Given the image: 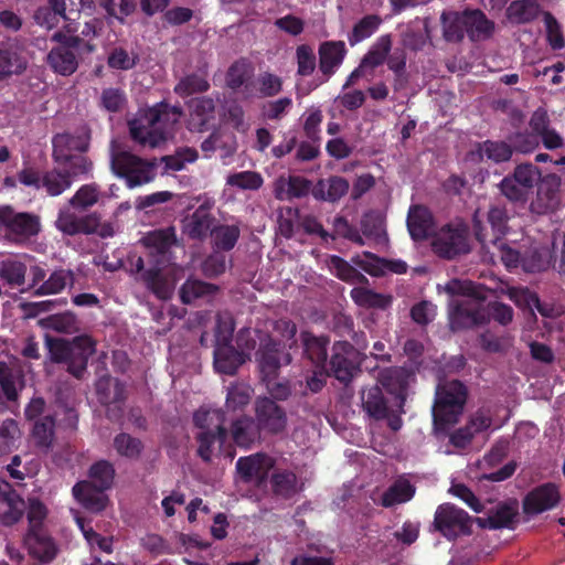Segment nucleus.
Instances as JSON below:
<instances>
[{"mask_svg":"<svg viewBox=\"0 0 565 565\" xmlns=\"http://www.w3.org/2000/svg\"><path fill=\"white\" fill-rule=\"evenodd\" d=\"M451 295H462L468 298L456 300L449 310V328L457 332L489 323V315L482 303L484 296L477 291L471 281L454 280L447 286Z\"/></svg>","mask_w":565,"mask_h":565,"instance_id":"obj_1","label":"nucleus"},{"mask_svg":"<svg viewBox=\"0 0 565 565\" xmlns=\"http://www.w3.org/2000/svg\"><path fill=\"white\" fill-rule=\"evenodd\" d=\"M47 345L53 362L66 363L70 374L83 379L88 360L96 353L97 341L88 334H81L72 340L51 339Z\"/></svg>","mask_w":565,"mask_h":565,"instance_id":"obj_2","label":"nucleus"},{"mask_svg":"<svg viewBox=\"0 0 565 565\" xmlns=\"http://www.w3.org/2000/svg\"><path fill=\"white\" fill-rule=\"evenodd\" d=\"M468 397L467 386L459 380L441 381L436 386L433 419L437 428L444 429L458 422Z\"/></svg>","mask_w":565,"mask_h":565,"instance_id":"obj_3","label":"nucleus"},{"mask_svg":"<svg viewBox=\"0 0 565 565\" xmlns=\"http://www.w3.org/2000/svg\"><path fill=\"white\" fill-rule=\"evenodd\" d=\"M78 211H72L70 207L60 210L56 227L64 234L92 235L96 234L102 238L113 237L115 234L114 226L110 222H102V214L92 212L86 214H77Z\"/></svg>","mask_w":565,"mask_h":565,"instance_id":"obj_4","label":"nucleus"},{"mask_svg":"<svg viewBox=\"0 0 565 565\" xmlns=\"http://www.w3.org/2000/svg\"><path fill=\"white\" fill-rule=\"evenodd\" d=\"M541 171L533 163H520L513 172L505 175L498 184L500 193L510 202L525 204L533 193Z\"/></svg>","mask_w":565,"mask_h":565,"instance_id":"obj_5","label":"nucleus"},{"mask_svg":"<svg viewBox=\"0 0 565 565\" xmlns=\"http://www.w3.org/2000/svg\"><path fill=\"white\" fill-rule=\"evenodd\" d=\"M431 249L440 258L455 259L470 252L469 231L465 224H446L433 235Z\"/></svg>","mask_w":565,"mask_h":565,"instance_id":"obj_6","label":"nucleus"},{"mask_svg":"<svg viewBox=\"0 0 565 565\" xmlns=\"http://www.w3.org/2000/svg\"><path fill=\"white\" fill-rule=\"evenodd\" d=\"M473 519L457 505L446 502L439 504L435 511L433 526L448 541L459 536L470 535Z\"/></svg>","mask_w":565,"mask_h":565,"instance_id":"obj_7","label":"nucleus"},{"mask_svg":"<svg viewBox=\"0 0 565 565\" xmlns=\"http://www.w3.org/2000/svg\"><path fill=\"white\" fill-rule=\"evenodd\" d=\"M17 178L24 186L43 189L50 196L61 195L73 184L70 175L64 173L61 167L41 173L35 167L28 166L18 172Z\"/></svg>","mask_w":565,"mask_h":565,"instance_id":"obj_8","label":"nucleus"},{"mask_svg":"<svg viewBox=\"0 0 565 565\" xmlns=\"http://www.w3.org/2000/svg\"><path fill=\"white\" fill-rule=\"evenodd\" d=\"M95 391L98 402L106 407V417L110 422H119L128 398L126 383L106 374L96 381Z\"/></svg>","mask_w":565,"mask_h":565,"instance_id":"obj_9","label":"nucleus"},{"mask_svg":"<svg viewBox=\"0 0 565 565\" xmlns=\"http://www.w3.org/2000/svg\"><path fill=\"white\" fill-rule=\"evenodd\" d=\"M287 343L270 334H259V347L255 353L262 377L278 375L282 365L291 363Z\"/></svg>","mask_w":565,"mask_h":565,"instance_id":"obj_10","label":"nucleus"},{"mask_svg":"<svg viewBox=\"0 0 565 565\" xmlns=\"http://www.w3.org/2000/svg\"><path fill=\"white\" fill-rule=\"evenodd\" d=\"M111 168L126 180L128 188L140 186L153 179L154 166L128 151L113 153Z\"/></svg>","mask_w":565,"mask_h":565,"instance_id":"obj_11","label":"nucleus"},{"mask_svg":"<svg viewBox=\"0 0 565 565\" xmlns=\"http://www.w3.org/2000/svg\"><path fill=\"white\" fill-rule=\"evenodd\" d=\"M360 351L348 341H337L332 345V353L329 361V375L338 381L348 384L360 371Z\"/></svg>","mask_w":565,"mask_h":565,"instance_id":"obj_12","label":"nucleus"},{"mask_svg":"<svg viewBox=\"0 0 565 565\" xmlns=\"http://www.w3.org/2000/svg\"><path fill=\"white\" fill-rule=\"evenodd\" d=\"M145 264L146 262L141 256L131 258V271L137 275L136 279L142 282L158 299H170L173 295L174 285L162 273L163 267L161 265L148 264L149 268L145 269Z\"/></svg>","mask_w":565,"mask_h":565,"instance_id":"obj_13","label":"nucleus"},{"mask_svg":"<svg viewBox=\"0 0 565 565\" xmlns=\"http://www.w3.org/2000/svg\"><path fill=\"white\" fill-rule=\"evenodd\" d=\"M509 220L510 216L504 205H491L487 213V223L491 230V232H489L488 228L483 226L482 222L478 218V215L475 214L473 231L477 241L482 245H487L489 243L495 245L499 241H501L503 236L507 235L509 231Z\"/></svg>","mask_w":565,"mask_h":565,"instance_id":"obj_14","label":"nucleus"},{"mask_svg":"<svg viewBox=\"0 0 565 565\" xmlns=\"http://www.w3.org/2000/svg\"><path fill=\"white\" fill-rule=\"evenodd\" d=\"M255 420L262 431L279 435L287 427L286 411L268 396H258L254 403Z\"/></svg>","mask_w":565,"mask_h":565,"instance_id":"obj_15","label":"nucleus"},{"mask_svg":"<svg viewBox=\"0 0 565 565\" xmlns=\"http://www.w3.org/2000/svg\"><path fill=\"white\" fill-rule=\"evenodd\" d=\"M90 142V128L83 124L74 134L61 132L56 134L52 139L53 146V160L56 163H62L67 156H72L73 151L84 153L88 150Z\"/></svg>","mask_w":565,"mask_h":565,"instance_id":"obj_16","label":"nucleus"},{"mask_svg":"<svg viewBox=\"0 0 565 565\" xmlns=\"http://www.w3.org/2000/svg\"><path fill=\"white\" fill-rule=\"evenodd\" d=\"M142 243L149 249L147 263L166 267L170 249L178 243L177 231L173 226L153 230L142 238Z\"/></svg>","mask_w":565,"mask_h":565,"instance_id":"obj_17","label":"nucleus"},{"mask_svg":"<svg viewBox=\"0 0 565 565\" xmlns=\"http://www.w3.org/2000/svg\"><path fill=\"white\" fill-rule=\"evenodd\" d=\"M6 228L14 239H26L40 231L39 217L29 213H15L10 206H0V230Z\"/></svg>","mask_w":565,"mask_h":565,"instance_id":"obj_18","label":"nucleus"},{"mask_svg":"<svg viewBox=\"0 0 565 565\" xmlns=\"http://www.w3.org/2000/svg\"><path fill=\"white\" fill-rule=\"evenodd\" d=\"M557 484L545 482L533 488L523 499L522 508L526 515H537L554 509L561 502Z\"/></svg>","mask_w":565,"mask_h":565,"instance_id":"obj_19","label":"nucleus"},{"mask_svg":"<svg viewBox=\"0 0 565 565\" xmlns=\"http://www.w3.org/2000/svg\"><path fill=\"white\" fill-rule=\"evenodd\" d=\"M274 466L273 457L264 452H256L238 458L235 468L244 482L255 481L257 486H262L268 479Z\"/></svg>","mask_w":565,"mask_h":565,"instance_id":"obj_20","label":"nucleus"},{"mask_svg":"<svg viewBox=\"0 0 565 565\" xmlns=\"http://www.w3.org/2000/svg\"><path fill=\"white\" fill-rule=\"evenodd\" d=\"M536 196L530 203V211L537 215H545L554 211L559 204L561 180L556 174H546L536 183Z\"/></svg>","mask_w":565,"mask_h":565,"instance_id":"obj_21","label":"nucleus"},{"mask_svg":"<svg viewBox=\"0 0 565 565\" xmlns=\"http://www.w3.org/2000/svg\"><path fill=\"white\" fill-rule=\"evenodd\" d=\"M24 545L30 556L42 564H50L58 553L55 540L45 527L28 530Z\"/></svg>","mask_w":565,"mask_h":565,"instance_id":"obj_22","label":"nucleus"},{"mask_svg":"<svg viewBox=\"0 0 565 565\" xmlns=\"http://www.w3.org/2000/svg\"><path fill=\"white\" fill-rule=\"evenodd\" d=\"M232 334L217 337L214 349V367L218 373L234 375L247 361V355L231 344Z\"/></svg>","mask_w":565,"mask_h":565,"instance_id":"obj_23","label":"nucleus"},{"mask_svg":"<svg viewBox=\"0 0 565 565\" xmlns=\"http://www.w3.org/2000/svg\"><path fill=\"white\" fill-rule=\"evenodd\" d=\"M406 223L409 235L415 242L425 241L435 234L434 216L424 205H412Z\"/></svg>","mask_w":565,"mask_h":565,"instance_id":"obj_24","label":"nucleus"},{"mask_svg":"<svg viewBox=\"0 0 565 565\" xmlns=\"http://www.w3.org/2000/svg\"><path fill=\"white\" fill-rule=\"evenodd\" d=\"M409 373L403 369L386 370L381 374L380 383L386 392L394 396L396 406L404 413V404L409 385Z\"/></svg>","mask_w":565,"mask_h":565,"instance_id":"obj_25","label":"nucleus"},{"mask_svg":"<svg viewBox=\"0 0 565 565\" xmlns=\"http://www.w3.org/2000/svg\"><path fill=\"white\" fill-rule=\"evenodd\" d=\"M215 217L207 204H201L191 215L183 221V233L191 239H204L212 232Z\"/></svg>","mask_w":565,"mask_h":565,"instance_id":"obj_26","label":"nucleus"},{"mask_svg":"<svg viewBox=\"0 0 565 565\" xmlns=\"http://www.w3.org/2000/svg\"><path fill=\"white\" fill-rule=\"evenodd\" d=\"M79 47L54 46L46 55L47 66L57 75L71 76L78 68V58L75 53Z\"/></svg>","mask_w":565,"mask_h":565,"instance_id":"obj_27","label":"nucleus"},{"mask_svg":"<svg viewBox=\"0 0 565 565\" xmlns=\"http://www.w3.org/2000/svg\"><path fill=\"white\" fill-rule=\"evenodd\" d=\"M271 492L276 498L291 500L303 489L297 475L288 469H275L269 477Z\"/></svg>","mask_w":565,"mask_h":565,"instance_id":"obj_28","label":"nucleus"},{"mask_svg":"<svg viewBox=\"0 0 565 565\" xmlns=\"http://www.w3.org/2000/svg\"><path fill=\"white\" fill-rule=\"evenodd\" d=\"M348 50L343 41H326L319 45V70L330 77L342 64Z\"/></svg>","mask_w":565,"mask_h":565,"instance_id":"obj_29","label":"nucleus"},{"mask_svg":"<svg viewBox=\"0 0 565 565\" xmlns=\"http://www.w3.org/2000/svg\"><path fill=\"white\" fill-rule=\"evenodd\" d=\"M0 490V521L4 525L17 523L24 514L26 504L20 494L7 484Z\"/></svg>","mask_w":565,"mask_h":565,"instance_id":"obj_30","label":"nucleus"},{"mask_svg":"<svg viewBox=\"0 0 565 565\" xmlns=\"http://www.w3.org/2000/svg\"><path fill=\"white\" fill-rule=\"evenodd\" d=\"M128 127L131 139L142 146L156 148L167 140V134L163 130L156 129L146 122L145 113L129 120Z\"/></svg>","mask_w":565,"mask_h":565,"instance_id":"obj_31","label":"nucleus"},{"mask_svg":"<svg viewBox=\"0 0 565 565\" xmlns=\"http://www.w3.org/2000/svg\"><path fill=\"white\" fill-rule=\"evenodd\" d=\"M263 431L255 418L243 415L231 425V434L234 443L244 449H249L256 441H259Z\"/></svg>","mask_w":565,"mask_h":565,"instance_id":"obj_32","label":"nucleus"},{"mask_svg":"<svg viewBox=\"0 0 565 565\" xmlns=\"http://www.w3.org/2000/svg\"><path fill=\"white\" fill-rule=\"evenodd\" d=\"M466 35L472 41L489 39L494 31L493 21L489 20L480 9L465 10Z\"/></svg>","mask_w":565,"mask_h":565,"instance_id":"obj_33","label":"nucleus"},{"mask_svg":"<svg viewBox=\"0 0 565 565\" xmlns=\"http://www.w3.org/2000/svg\"><path fill=\"white\" fill-rule=\"evenodd\" d=\"M362 408L369 417L375 420H382L388 416V399L384 395L383 388L373 385L362 391Z\"/></svg>","mask_w":565,"mask_h":565,"instance_id":"obj_34","label":"nucleus"},{"mask_svg":"<svg viewBox=\"0 0 565 565\" xmlns=\"http://www.w3.org/2000/svg\"><path fill=\"white\" fill-rule=\"evenodd\" d=\"M28 67V61L11 43H0V81L15 74H22Z\"/></svg>","mask_w":565,"mask_h":565,"instance_id":"obj_35","label":"nucleus"},{"mask_svg":"<svg viewBox=\"0 0 565 565\" xmlns=\"http://www.w3.org/2000/svg\"><path fill=\"white\" fill-rule=\"evenodd\" d=\"M306 356L317 366L324 367L328 358V345L330 340L327 335H315L310 331H302L300 334Z\"/></svg>","mask_w":565,"mask_h":565,"instance_id":"obj_36","label":"nucleus"},{"mask_svg":"<svg viewBox=\"0 0 565 565\" xmlns=\"http://www.w3.org/2000/svg\"><path fill=\"white\" fill-rule=\"evenodd\" d=\"M74 498L87 510L100 512L106 508L107 498L92 482L79 481L72 489Z\"/></svg>","mask_w":565,"mask_h":565,"instance_id":"obj_37","label":"nucleus"},{"mask_svg":"<svg viewBox=\"0 0 565 565\" xmlns=\"http://www.w3.org/2000/svg\"><path fill=\"white\" fill-rule=\"evenodd\" d=\"M543 12L537 0H513L507 8V18L514 24H527Z\"/></svg>","mask_w":565,"mask_h":565,"instance_id":"obj_38","label":"nucleus"},{"mask_svg":"<svg viewBox=\"0 0 565 565\" xmlns=\"http://www.w3.org/2000/svg\"><path fill=\"white\" fill-rule=\"evenodd\" d=\"M227 429L220 428L218 431H198L194 439L198 444L196 455L205 462L210 463L214 455L215 446L222 448L227 439Z\"/></svg>","mask_w":565,"mask_h":565,"instance_id":"obj_39","label":"nucleus"},{"mask_svg":"<svg viewBox=\"0 0 565 565\" xmlns=\"http://www.w3.org/2000/svg\"><path fill=\"white\" fill-rule=\"evenodd\" d=\"M416 488L406 478L395 480L382 494L381 504L391 508L396 504L408 502L415 495Z\"/></svg>","mask_w":565,"mask_h":565,"instance_id":"obj_40","label":"nucleus"},{"mask_svg":"<svg viewBox=\"0 0 565 565\" xmlns=\"http://www.w3.org/2000/svg\"><path fill=\"white\" fill-rule=\"evenodd\" d=\"M189 109L191 114L190 125L194 129L203 131L206 129L207 121L214 117L215 103L211 97H196L190 100Z\"/></svg>","mask_w":565,"mask_h":565,"instance_id":"obj_41","label":"nucleus"},{"mask_svg":"<svg viewBox=\"0 0 565 565\" xmlns=\"http://www.w3.org/2000/svg\"><path fill=\"white\" fill-rule=\"evenodd\" d=\"M218 291V287L200 279L189 278L180 288V300L184 305H191L198 299L209 298Z\"/></svg>","mask_w":565,"mask_h":565,"instance_id":"obj_42","label":"nucleus"},{"mask_svg":"<svg viewBox=\"0 0 565 565\" xmlns=\"http://www.w3.org/2000/svg\"><path fill=\"white\" fill-rule=\"evenodd\" d=\"M349 191V182L343 177H330L327 181L320 180L315 189V198L337 202Z\"/></svg>","mask_w":565,"mask_h":565,"instance_id":"obj_43","label":"nucleus"},{"mask_svg":"<svg viewBox=\"0 0 565 565\" xmlns=\"http://www.w3.org/2000/svg\"><path fill=\"white\" fill-rule=\"evenodd\" d=\"M192 422L198 431L213 433L218 431V427L226 428L224 426L225 415L222 409H210L202 406L193 413Z\"/></svg>","mask_w":565,"mask_h":565,"instance_id":"obj_44","label":"nucleus"},{"mask_svg":"<svg viewBox=\"0 0 565 565\" xmlns=\"http://www.w3.org/2000/svg\"><path fill=\"white\" fill-rule=\"evenodd\" d=\"M392 49V36L391 34H383L377 38L376 42L362 57L360 64L367 71L371 72L377 66L382 65L391 52Z\"/></svg>","mask_w":565,"mask_h":565,"instance_id":"obj_45","label":"nucleus"},{"mask_svg":"<svg viewBox=\"0 0 565 565\" xmlns=\"http://www.w3.org/2000/svg\"><path fill=\"white\" fill-rule=\"evenodd\" d=\"M383 20L377 14H366L360 19L348 34V42L353 47L371 38L380 28Z\"/></svg>","mask_w":565,"mask_h":565,"instance_id":"obj_46","label":"nucleus"},{"mask_svg":"<svg viewBox=\"0 0 565 565\" xmlns=\"http://www.w3.org/2000/svg\"><path fill=\"white\" fill-rule=\"evenodd\" d=\"M518 512L508 504H500L487 518H477L476 521L481 527L491 530L510 529L514 522Z\"/></svg>","mask_w":565,"mask_h":565,"instance_id":"obj_47","label":"nucleus"},{"mask_svg":"<svg viewBox=\"0 0 565 565\" xmlns=\"http://www.w3.org/2000/svg\"><path fill=\"white\" fill-rule=\"evenodd\" d=\"M100 195L102 193L98 184H83L68 200V205L74 211L85 212L99 201Z\"/></svg>","mask_w":565,"mask_h":565,"instance_id":"obj_48","label":"nucleus"},{"mask_svg":"<svg viewBox=\"0 0 565 565\" xmlns=\"http://www.w3.org/2000/svg\"><path fill=\"white\" fill-rule=\"evenodd\" d=\"M444 38L448 42H461L466 35L465 10L461 12H443Z\"/></svg>","mask_w":565,"mask_h":565,"instance_id":"obj_49","label":"nucleus"},{"mask_svg":"<svg viewBox=\"0 0 565 565\" xmlns=\"http://www.w3.org/2000/svg\"><path fill=\"white\" fill-rule=\"evenodd\" d=\"M26 265L14 258L0 263V279L11 288L21 287L25 282Z\"/></svg>","mask_w":565,"mask_h":565,"instance_id":"obj_50","label":"nucleus"},{"mask_svg":"<svg viewBox=\"0 0 565 565\" xmlns=\"http://www.w3.org/2000/svg\"><path fill=\"white\" fill-rule=\"evenodd\" d=\"M116 452L126 459L138 460L143 451V443L128 433H119L113 441Z\"/></svg>","mask_w":565,"mask_h":565,"instance_id":"obj_51","label":"nucleus"},{"mask_svg":"<svg viewBox=\"0 0 565 565\" xmlns=\"http://www.w3.org/2000/svg\"><path fill=\"white\" fill-rule=\"evenodd\" d=\"M74 275L68 269L54 270L50 277L43 281L35 290V296L54 295L65 289L68 284H73Z\"/></svg>","mask_w":565,"mask_h":565,"instance_id":"obj_52","label":"nucleus"},{"mask_svg":"<svg viewBox=\"0 0 565 565\" xmlns=\"http://www.w3.org/2000/svg\"><path fill=\"white\" fill-rule=\"evenodd\" d=\"M88 476L93 486L98 491H105L111 488L115 479V468L108 460H98L89 468Z\"/></svg>","mask_w":565,"mask_h":565,"instance_id":"obj_53","label":"nucleus"},{"mask_svg":"<svg viewBox=\"0 0 565 565\" xmlns=\"http://www.w3.org/2000/svg\"><path fill=\"white\" fill-rule=\"evenodd\" d=\"M32 436L38 447L49 449L55 438V417L44 415L34 422Z\"/></svg>","mask_w":565,"mask_h":565,"instance_id":"obj_54","label":"nucleus"},{"mask_svg":"<svg viewBox=\"0 0 565 565\" xmlns=\"http://www.w3.org/2000/svg\"><path fill=\"white\" fill-rule=\"evenodd\" d=\"M480 157H486L494 163L509 161L513 154L510 142L486 140L478 146Z\"/></svg>","mask_w":565,"mask_h":565,"instance_id":"obj_55","label":"nucleus"},{"mask_svg":"<svg viewBox=\"0 0 565 565\" xmlns=\"http://www.w3.org/2000/svg\"><path fill=\"white\" fill-rule=\"evenodd\" d=\"M139 54L136 52H128L122 46H115L107 55V65L116 71H130L139 62Z\"/></svg>","mask_w":565,"mask_h":565,"instance_id":"obj_56","label":"nucleus"},{"mask_svg":"<svg viewBox=\"0 0 565 565\" xmlns=\"http://www.w3.org/2000/svg\"><path fill=\"white\" fill-rule=\"evenodd\" d=\"M211 235L217 249L228 252L235 247L241 231L237 225H218L212 230Z\"/></svg>","mask_w":565,"mask_h":565,"instance_id":"obj_57","label":"nucleus"},{"mask_svg":"<svg viewBox=\"0 0 565 565\" xmlns=\"http://www.w3.org/2000/svg\"><path fill=\"white\" fill-rule=\"evenodd\" d=\"M406 61L407 57L404 49H395L386 57L387 67L394 73L395 90L401 89L407 82Z\"/></svg>","mask_w":565,"mask_h":565,"instance_id":"obj_58","label":"nucleus"},{"mask_svg":"<svg viewBox=\"0 0 565 565\" xmlns=\"http://www.w3.org/2000/svg\"><path fill=\"white\" fill-rule=\"evenodd\" d=\"M210 89L207 79L199 74L192 73L183 78L174 87V93L181 97H188L196 93H205Z\"/></svg>","mask_w":565,"mask_h":565,"instance_id":"obj_59","label":"nucleus"},{"mask_svg":"<svg viewBox=\"0 0 565 565\" xmlns=\"http://www.w3.org/2000/svg\"><path fill=\"white\" fill-rule=\"evenodd\" d=\"M352 297L360 306L375 309H386L392 303V297L371 289H354Z\"/></svg>","mask_w":565,"mask_h":565,"instance_id":"obj_60","label":"nucleus"},{"mask_svg":"<svg viewBox=\"0 0 565 565\" xmlns=\"http://www.w3.org/2000/svg\"><path fill=\"white\" fill-rule=\"evenodd\" d=\"M330 266L334 270L335 276L343 281L351 284L366 281V278L362 273L340 256H331Z\"/></svg>","mask_w":565,"mask_h":565,"instance_id":"obj_61","label":"nucleus"},{"mask_svg":"<svg viewBox=\"0 0 565 565\" xmlns=\"http://www.w3.org/2000/svg\"><path fill=\"white\" fill-rule=\"evenodd\" d=\"M57 164L70 175L72 182L79 175L88 174L93 168V162L83 153L67 156V159Z\"/></svg>","mask_w":565,"mask_h":565,"instance_id":"obj_62","label":"nucleus"},{"mask_svg":"<svg viewBox=\"0 0 565 565\" xmlns=\"http://www.w3.org/2000/svg\"><path fill=\"white\" fill-rule=\"evenodd\" d=\"M21 431L18 423L12 418H7L0 425V456L11 452L15 448V443L20 438Z\"/></svg>","mask_w":565,"mask_h":565,"instance_id":"obj_63","label":"nucleus"},{"mask_svg":"<svg viewBox=\"0 0 565 565\" xmlns=\"http://www.w3.org/2000/svg\"><path fill=\"white\" fill-rule=\"evenodd\" d=\"M146 122L156 129L163 130L167 135V128L172 126V117H170L169 105L159 103L145 111Z\"/></svg>","mask_w":565,"mask_h":565,"instance_id":"obj_64","label":"nucleus"}]
</instances>
